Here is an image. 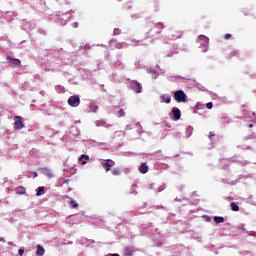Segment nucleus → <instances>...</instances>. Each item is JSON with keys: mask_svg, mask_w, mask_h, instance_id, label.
<instances>
[{"mask_svg": "<svg viewBox=\"0 0 256 256\" xmlns=\"http://www.w3.org/2000/svg\"><path fill=\"white\" fill-rule=\"evenodd\" d=\"M174 99L177 103H186L187 102V94L183 90H177L174 93Z\"/></svg>", "mask_w": 256, "mask_h": 256, "instance_id": "f257e3e1", "label": "nucleus"}, {"mask_svg": "<svg viewBox=\"0 0 256 256\" xmlns=\"http://www.w3.org/2000/svg\"><path fill=\"white\" fill-rule=\"evenodd\" d=\"M68 105H70V107H79V105H81V98L77 95L70 96L68 98Z\"/></svg>", "mask_w": 256, "mask_h": 256, "instance_id": "f03ea898", "label": "nucleus"}, {"mask_svg": "<svg viewBox=\"0 0 256 256\" xmlns=\"http://www.w3.org/2000/svg\"><path fill=\"white\" fill-rule=\"evenodd\" d=\"M6 61L10 67H21V60L7 56Z\"/></svg>", "mask_w": 256, "mask_h": 256, "instance_id": "7ed1b4c3", "label": "nucleus"}, {"mask_svg": "<svg viewBox=\"0 0 256 256\" xmlns=\"http://www.w3.org/2000/svg\"><path fill=\"white\" fill-rule=\"evenodd\" d=\"M14 129H25V124L23 123V118L21 116L14 117Z\"/></svg>", "mask_w": 256, "mask_h": 256, "instance_id": "20e7f679", "label": "nucleus"}, {"mask_svg": "<svg viewBox=\"0 0 256 256\" xmlns=\"http://www.w3.org/2000/svg\"><path fill=\"white\" fill-rule=\"evenodd\" d=\"M101 165H102L103 169L106 171V173H109V171H111V167H114L115 161H113L111 159H107V160L101 162Z\"/></svg>", "mask_w": 256, "mask_h": 256, "instance_id": "39448f33", "label": "nucleus"}, {"mask_svg": "<svg viewBox=\"0 0 256 256\" xmlns=\"http://www.w3.org/2000/svg\"><path fill=\"white\" fill-rule=\"evenodd\" d=\"M130 85H131L132 91H134L135 93H141L143 86H141V84H139V82L132 81Z\"/></svg>", "mask_w": 256, "mask_h": 256, "instance_id": "423d86ee", "label": "nucleus"}, {"mask_svg": "<svg viewBox=\"0 0 256 256\" xmlns=\"http://www.w3.org/2000/svg\"><path fill=\"white\" fill-rule=\"evenodd\" d=\"M146 29L147 32L145 33V37L146 39H151V37H153V35H151V32L153 31V24L150 22L146 23Z\"/></svg>", "mask_w": 256, "mask_h": 256, "instance_id": "0eeeda50", "label": "nucleus"}, {"mask_svg": "<svg viewBox=\"0 0 256 256\" xmlns=\"http://www.w3.org/2000/svg\"><path fill=\"white\" fill-rule=\"evenodd\" d=\"M172 113L175 121H179V119H181V110H179V108H172Z\"/></svg>", "mask_w": 256, "mask_h": 256, "instance_id": "6e6552de", "label": "nucleus"}, {"mask_svg": "<svg viewBox=\"0 0 256 256\" xmlns=\"http://www.w3.org/2000/svg\"><path fill=\"white\" fill-rule=\"evenodd\" d=\"M42 173H43V175H45V177H48V179H53V177H54L53 170H51L49 168L42 169Z\"/></svg>", "mask_w": 256, "mask_h": 256, "instance_id": "1a4fd4ad", "label": "nucleus"}, {"mask_svg": "<svg viewBox=\"0 0 256 256\" xmlns=\"http://www.w3.org/2000/svg\"><path fill=\"white\" fill-rule=\"evenodd\" d=\"M172 39H181L183 37V31L181 30H174L172 31Z\"/></svg>", "mask_w": 256, "mask_h": 256, "instance_id": "9d476101", "label": "nucleus"}, {"mask_svg": "<svg viewBox=\"0 0 256 256\" xmlns=\"http://www.w3.org/2000/svg\"><path fill=\"white\" fill-rule=\"evenodd\" d=\"M15 193H17V195H25V193H27V189L23 186H18L15 188Z\"/></svg>", "mask_w": 256, "mask_h": 256, "instance_id": "9b49d317", "label": "nucleus"}, {"mask_svg": "<svg viewBox=\"0 0 256 256\" xmlns=\"http://www.w3.org/2000/svg\"><path fill=\"white\" fill-rule=\"evenodd\" d=\"M96 127H111V124H108L105 120L96 121Z\"/></svg>", "mask_w": 256, "mask_h": 256, "instance_id": "f8f14e48", "label": "nucleus"}, {"mask_svg": "<svg viewBox=\"0 0 256 256\" xmlns=\"http://www.w3.org/2000/svg\"><path fill=\"white\" fill-rule=\"evenodd\" d=\"M78 161L81 162V165H87V161H89V155L82 154Z\"/></svg>", "mask_w": 256, "mask_h": 256, "instance_id": "ddd939ff", "label": "nucleus"}, {"mask_svg": "<svg viewBox=\"0 0 256 256\" xmlns=\"http://www.w3.org/2000/svg\"><path fill=\"white\" fill-rule=\"evenodd\" d=\"M140 173H147L149 171V166H147V163H142L139 167Z\"/></svg>", "mask_w": 256, "mask_h": 256, "instance_id": "4468645a", "label": "nucleus"}, {"mask_svg": "<svg viewBox=\"0 0 256 256\" xmlns=\"http://www.w3.org/2000/svg\"><path fill=\"white\" fill-rule=\"evenodd\" d=\"M36 247H37L36 255H38V256L45 255V248H43V246L38 244Z\"/></svg>", "mask_w": 256, "mask_h": 256, "instance_id": "2eb2a0df", "label": "nucleus"}, {"mask_svg": "<svg viewBox=\"0 0 256 256\" xmlns=\"http://www.w3.org/2000/svg\"><path fill=\"white\" fill-rule=\"evenodd\" d=\"M156 29H159L158 33H161L165 29V23L163 22H158L155 24Z\"/></svg>", "mask_w": 256, "mask_h": 256, "instance_id": "dca6fc26", "label": "nucleus"}, {"mask_svg": "<svg viewBox=\"0 0 256 256\" xmlns=\"http://www.w3.org/2000/svg\"><path fill=\"white\" fill-rule=\"evenodd\" d=\"M68 205L70 209H77V207H79V203H77V201L75 200H71L70 202H68Z\"/></svg>", "mask_w": 256, "mask_h": 256, "instance_id": "f3484780", "label": "nucleus"}, {"mask_svg": "<svg viewBox=\"0 0 256 256\" xmlns=\"http://www.w3.org/2000/svg\"><path fill=\"white\" fill-rule=\"evenodd\" d=\"M111 174L114 177H119V175H121V170L119 168H114V169L111 170Z\"/></svg>", "mask_w": 256, "mask_h": 256, "instance_id": "a211bd4d", "label": "nucleus"}, {"mask_svg": "<svg viewBox=\"0 0 256 256\" xmlns=\"http://www.w3.org/2000/svg\"><path fill=\"white\" fill-rule=\"evenodd\" d=\"M41 195H45V188L44 187H38V190L36 192V197H41Z\"/></svg>", "mask_w": 256, "mask_h": 256, "instance_id": "6ab92c4d", "label": "nucleus"}, {"mask_svg": "<svg viewBox=\"0 0 256 256\" xmlns=\"http://www.w3.org/2000/svg\"><path fill=\"white\" fill-rule=\"evenodd\" d=\"M89 109L90 111H92V113H97V111H99V106H97L96 104H90Z\"/></svg>", "mask_w": 256, "mask_h": 256, "instance_id": "aec40b11", "label": "nucleus"}, {"mask_svg": "<svg viewBox=\"0 0 256 256\" xmlns=\"http://www.w3.org/2000/svg\"><path fill=\"white\" fill-rule=\"evenodd\" d=\"M230 207H231V211H235V212L239 211V205H237V203L235 202H232L230 204Z\"/></svg>", "mask_w": 256, "mask_h": 256, "instance_id": "412c9836", "label": "nucleus"}, {"mask_svg": "<svg viewBox=\"0 0 256 256\" xmlns=\"http://www.w3.org/2000/svg\"><path fill=\"white\" fill-rule=\"evenodd\" d=\"M161 99H162L163 103H171L170 96L163 95V96H161Z\"/></svg>", "mask_w": 256, "mask_h": 256, "instance_id": "4be33fe9", "label": "nucleus"}, {"mask_svg": "<svg viewBox=\"0 0 256 256\" xmlns=\"http://www.w3.org/2000/svg\"><path fill=\"white\" fill-rule=\"evenodd\" d=\"M214 221H215V223H224L225 218H223L221 216H215Z\"/></svg>", "mask_w": 256, "mask_h": 256, "instance_id": "5701e85b", "label": "nucleus"}, {"mask_svg": "<svg viewBox=\"0 0 256 256\" xmlns=\"http://www.w3.org/2000/svg\"><path fill=\"white\" fill-rule=\"evenodd\" d=\"M124 256H133V251L129 250V248H126Z\"/></svg>", "mask_w": 256, "mask_h": 256, "instance_id": "b1692460", "label": "nucleus"}, {"mask_svg": "<svg viewBox=\"0 0 256 256\" xmlns=\"http://www.w3.org/2000/svg\"><path fill=\"white\" fill-rule=\"evenodd\" d=\"M118 116L119 117H125V110L124 109H120L118 112H117Z\"/></svg>", "mask_w": 256, "mask_h": 256, "instance_id": "393cba45", "label": "nucleus"}, {"mask_svg": "<svg viewBox=\"0 0 256 256\" xmlns=\"http://www.w3.org/2000/svg\"><path fill=\"white\" fill-rule=\"evenodd\" d=\"M239 55V52L237 50H233L232 52H230V57H235Z\"/></svg>", "mask_w": 256, "mask_h": 256, "instance_id": "a878e982", "label": "nucleus"}, {"mask_svg": "<svg viewBox=\"0 0 256 256\" xmlns=\"http://www.w3.org/2000/svg\"><path fill=\"white\" fill-rule=\"evenodd\" d=\"M116 49H123V43L119 42L115 44Z\"/></svg>", "mask_w": 256, "mask_h": 256, "instance_id": "bb28decb", "label": "nucleus"}, {"mask_svg": "<svg viewBox=\"0 0 256 256\" xmlns=\"http://www.w3.org/2000/svg\"><path fill=\"white\" fill-rule=\"evenodd\" d=\"M206 107H207L208 109H213V102L207 103V104H206Z\"/></svg>", "mask_w": 256, "mask_h": 256, "instance_id": "cd10ccee", "label": "nucleus"}, {"mask_svg": "<svg viewBox=\"0 0 256 256\" xmlns=\"http://www.w3.org/2000/svg\"><path fill=\"white\" fill-rule=\"evenodd\" d=\"M24 254H25V250L24 249H19L18 255L23 256Z\"/></svg>", "mask_w": 256, "mask_h": 256, "instance_id": "c85d7f7f", "label": "nucleus"}, {"mask_svg": "<svg viewBox=\"0 0 256 256\" xmlns=\"http://www.w3.org/2000/svg\"><path fill=\"white\" fill-rule=\"evenodd\" d=\"M231 34H225L224 35V39L227 41V40H229V39H231Z\"/></svg>", "mask_w": 256, "mask_h": 256, "instance_id": "c756f323", "label": "nucleus"}, {"mask_svg": "<svg viewBox=\"0 0 256 256\" xmlns=\"http://www.w3.org/2000/svg\"><path fill=\"white\" fill-rule=\"evenodd\" d=\"M73 27H74V29H77V27H79V22H74Z\"/></svg>", "mask_w": 256, "mask_h": 256, "instance_id": "7c9ffc66", "label": "nucleus"}, {"mask_svg": "<svg viewBox=\"0 0 256 256\" xmlns=\"http://www.w3.org/2000/svg\"><path fill=\"white\" fill-rule=\"evenodd\" d=\"M200 39H205L207 42L209 41V38H207L205 36H200Z\"/></svg>", "mask_w": 256, "mask_h": 256, "instance_id": "2f4dec72", "label": "nucleus"}, {"mask_svg": "<svg viewBox=\"0 0 256 256\" xmlns=\"http://www.w3.org/2000/svg\"><path fill=\"white\" fill-rule=\"evenodd\" d=\"M249 129H253V124H249Z\"/></svg>", "mask_w": 256, "mask_h": 256, "instance_id": "473e14b6", "label": "nucleus"}, {"mask_svg": "<svg viewBox=\"0 0 256 256\" xmlns=\"http://www.w3.org/2000/svg\"><path fill=\"white\" fill-rule=\"evenodd\" d=\"M111 256H120L119 254H112Z\"/></svg>", "mask_w": 256, "mask_h": 256, "instance_id": "72a5a7b5", "label": "nucleus"}, {"mask_svg": "<svg viewBox=\"0 0 256 256\" xmlns=\"http://www.w3.org/2000/svg\"><path fill=\"white\" fill-rule=\"evenodd\" d=\"M64 199H69V196H64Z\"/></svg>", "mask_w": 256, "mask_h": 256, "instance_id": "f704fd0d", "label": "nucleus"}, {"mask_svg": "<svg viewBox=\"0 0 256 256\" xmlns=\"http://www.w3.org/2000/svg\"><path fill=\"white\" fill-rule=\"evenodd\" d=\"M0 241H5V238H1Z\"/></svg>", "mask_w": 256, "mask_h": 256, "instance_id": "c9c22d12", "label": "nucleus"}, {"mask_svg": "<svg viewBox=\"0 0 256 256\" xmlns=\"http://www.w3.org/2000/svg\"><path fill=\"white\" fill-rule=\"evenodd\" d=\"M34 176L37 177V172L34 173Z\"/></svg>", "mask_w": 256, "mask_h": 256, "instance_id": "e433bc0d", "label": "nucleus"}, {"mask_svg": "<svg viewBox=\"0 0 256 256\" xmlns=\"http://www.w3.org/2000/svg\"><path fill=\"white\" fill-rule=\"evenodd\" d=\"M68 180H65L64 183H67Z\"/></svg>", "mask_w": 256, "mask_h": 256, "instance_id": "4c0bfd02", "label": "nucleus"}]
</instances>
